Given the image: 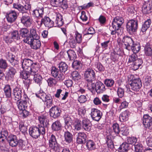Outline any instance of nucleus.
<instances>
[{
  "label": "nucleus",
  "instance_id": "obj_1",
  "mask_svg": "<svg viewBox=\"0 0 152 152\" xmlns=\"http://www.w3.org/2000/svg\"><path fill=\"white\" fill-rule=\"evenodd\" d=\"M124 22V20L122 17L116 16L113 18L112 23V27L113 29H110L111 31V34L112 35H115L116 34H119V33L118 31Z\"/></svg>",
  "mask_w": 152,
  "mask_h": 152
},
{
  "label": "nucleus",
  "instance_id": "obj_2",
  "mask_svg": "<svg viewBox=\"0 0 152 152\" xmlns=\"http://www.w3.org/2000/svg\"><path fill=\"white\" fill-rule=\"evenodd\" d=\"M27 97L26 95L24 94L23 96L21 94L20 98V117L23 118H26L29 115V112L25 110Z\"/></svg>",
  "mask_w": 152,
  "mask_h": 152
},
{
  "label": "nucleus",
  "instance_id": "obj_3",
  "mask_svg": "<svg viewBox=\"0 0 152 152\" xmlns=\"http://www.w3.org/2000/svg\"><path fill=\"white\" fill-rule=\"evenodd\" d=\"M29 132L30 135L32 137L37 139L40 136L41 134L43 135L45 134V129L42 127H37L35 126L30 127Z\"/></svg>",
  "mask_w": 152,
  "mask_h": 152
},
{
  "label": "nucleus",
  "instance_id": "obj_4",
  "mask_svg": "<svg viewBox=\"0 0 152 152\" xmlns=\"http://www.w3.org/2000/svg\"><path fill=\"white\" fill-rule=\"evenodd\" d=\"M138 27V23L136 19L129 20L126 25L127 30L130 34L137 31Z\"/></svg>",
  "mask_w": 152,
  "mask_h": 152
},
{
  "label": "nucleus",
  "instance_id": "obj_5",
  "mask_svg": "<svg viewBox=\"0 0 152 152\" xmlns=\"http://www.w3.org/2000/svg\"><path fill=\"white\" fill-rule=\"evenodd\" d=\"M49 148L51 152H59L60 150L59 145L57 142L56 137L52 134L49 140Z\"/></svg>",
  "mask_w": 152,
  "mask_h": 152
},
{
  "label": "nucleus",
  "instance_id": "obj_6",
  "mask_svg": "<svg viewBox=\"0 0 152 152\" xmlns=\"http://www.w3.org/2000/svg\"><path fill=\"white\" fill-rule=\"evenodd\" d=\"M129 91L131 90L135 91H139L142 86L141 80L139 78H132L129 83Z\"/></svg>",
  "mask_w": 152,
  "mask_h": 152
},
{
  "label": "nucleus",
  "instance_id": "obj_7",
  "mask_svg": "<svg viewBox=\"0 0 152 152\" xmlns=\"http://www.w3.org/2000/svg\"><path fill=\"white\" fill-rule=\"evenodd\" d=\"M21 23L25 26L30 27L32 23V20L28 12L21 13L20 15Z\"/></svg>",
  "mask_w": 152,
  "mask_h": 152
},
{
  "label": "nucleus",
  "instance_id": "obj_8",
  "mask_svg": "<svg viewBox=\"0 0 152 152\" xmlns=\"http://www.w3.org/2000/svg\"><path fill=\"white\" fill-rule=\"evenodd\" d=\"M61 112V109L60 107L55 106L50 109L49 115L51 117L56 119L60 116Z\"/></svg>",
  "mask_w": 152,
  "mask_h": 152
},
{
  "label": "nucleus",
  "instance_id": "obj_9",
  "mask_svg": "<svg viewBox=\"0 0 152 152\" xmlns=\"http://www.w3.org/2000/svg\"><path fill=\"white\" fill-rule=\"evenodd\" d=\"M84 77L88 82H92L93 80H94L96 78L94 71L91 69H88L85 72Z\"/></svg>",
  "mask_w": 152,
  "mask_h": 152
},
{
  "label": "nucleus",
  "instance_id": "obj_10",
  "mask_svg": "<svg viewBox=\"0 0 152 152\" xmlns=\"http://www.w3.org/2000/svg\"><path fill=\"white\" fill-rule=\"evenodd\" d=\"M76 134L77 143L82 145L85 144L87 138L86 134L83 132H80Z\"/></svg>",
  "mask_w": 152,
  "mask_h": 152
},
{
  "label": "nucleus",
  "instance_id": "obj_11",
  "mask_svg": "<svg viewBox=\"0 0 152 152\" xmlns=\"http://www.w3.org/2000/svg\"><path fill=\"white\" fill-rule=\"evenodd\" d=\"M91 116L93 120L98 121L102 115V112L96 108H92L91 110Z\"/></svg>",
  "mask_w": 152,
  "mask_h": 152
},
{
  "label": "nucleus",
  "instance_id": "obj_12",
  "mask_svg": "<svg viewBox=\"0 0 152 152\" xmlns=\"http://www.w3.org/2000/svg\"><path fill=\"white\" fill-rule=\"evenodd\" d=\"M39 39H31L29 41L28 40L24 42L30 45L32 48L37 50L40 48L41 45V42L40 40H39Z\"/></svg>",
  "mask_w": 152,
  "mask_h": 152
},
{
  "label": "nucleus",
  "instance_id": "obj_13",
  "mask_svg": "<svg viewBox=\"0 0 152 152\" xmlns=\"http://www.w3.org/2000/svg\"><path fill=\"white\" fill-rule=\"evenodd\" d=\"M122 41L124 44L125 49L129 51H130L131 46L134 42L131 37L127 36L124 37Z\"/></svg>",
  "mask_w": 152,
  "mask_h": 152
},
{
  "label": "nucleus",
  "instance_id": "obj_14",
  "mask_svg": "<svg viewBox=\"0 0 152 152\" xmlns=\"http://www.w3.org/2000/svg\"><path fill=\"white\" fill-rule=\"evenodd\" d=\"M143 123L145 127L150 129L152 126V117L148 114L144 115Z\"/></svg>",
  "mask_w": 152,
  "mask_h": 152
},
{
  "label": "nucleus",
  "instance_id": "obj_15",
  "mask_svg": "<svg viewBox=\"0 0 152 152\" xmlns=\"http://www.w3.org/2000/svg\"><path fill=\"white\" fill-rule=\"evenodd\" d=\"M43 24L46 27L50 28L54 25V22L48 17L45 16L41 19L40 25Z\"/></svg>",
  "mask_w": 152,
  "mask_h": 152
},
{
  "label": "nucleus",
  "instance_id": "obj_16",
  "mask_svg": "<svg viewBox=\"0 0 152 152\" xmlns=\"http://www.w3.org/2000/svg\"><path fill=\"white\" fill-rule=\"evenodd\" d=\"M7 140L10 145L12 147L16 146L18 143L16 136L12 134H10L8 137Z\"/></svg>",
  "mask_w": 152,
  "mask_h": 152
},
{
  "label": "nucleus",
  "instance_id": "obj_17",
  "mask_svg": "<svg viewBox=\"0 0 152 152\" xmlns=\"http://www.w3.org/2000/svg\"><path fill=\"white\" fill-rule=\"evenodd\" d=\"M7 21L12 23L17 18L16 12L15 10H11L6 16Z\"/></svg>",
  "mask_w": 152,
  "mask_h": 152
},
{
  "label": "nucleus",
  "instance_id": "obj_18",
  "mask_svg": "<svg viewBox=\"0 0 152 152\" xmlns=\"http://www.w3.org/2000/svg\"><path fill=\"white\" fill-rule=\"evenodd\" d=\"M44 12V8H39L37 7L36 9L33 11L32 15L34 17L38 18H42Z\"/></svg>",
  "mask_w": 152,
  "mask_h": 152
},
{
  "label": "nucleus",
  "instance_id": "obj_19",
  "mask_svg": "<svg viewBox=\"0 0 152 152\" xmlns=\"http://www.w3.org/2000/svg\"><path fill=\"white\" fill-rule=\"evenodd\" d=\"M39 37L37 34L36 31L35 29H31L30 30V33L29 36H28L26 39H23L22 41L23 42L29 41L31 39H39Z\"/></svg>",
  "mask_w": 152,
  "mask_h": 152
},
{
  "label": "nucleus",
  "instance_id": "obj_20",
  "mask_svg": "<svg viewBox=\"0 0 152 152\" xmlns=\"http://www.w3.org/2000/svg\"><path fill=\"white\" fill-rule=\"evenodd\" d=\"M39 120L41 124V125H39V126L42 127L45 129V128L47 127L48 125H49V121L47 119L46 116L41 115L39 117Z\"/></svg>",
  "mask_w": 152,
  "mask_h": 152
},
{
  "label": "nucleus",
  "instance_id": "obj_21",
  "mask_svg": "<svg viewBox=\"0 0 152 152\" xmlns=\"http://www.w3.org/2000/svg\"><path fill=\"white\" fill-rule=\"evenodd\" d=\"M96 91L98 94H100L106 90L105 85L101 81L96 82Z\"/></svg>",
  "mask_w": 152,
  "mask_h": 152
},
{
  "label": "nucleus",
  "instance_id": "obj_22",
  "mask_svg": "<svg viewBox=\"0 0 152 152\" xmlns=\"http://www.w3.org/2000/svg\"><path fill=\"white\" fill-rule=\"evenodd\" d=\"M22 65V69H27L30 67L33 66V61L31 60L28 59H25L21 61Z\"/></svg>",
  "mask_w": 152,
  "mask_h": 152
},
{
  "label": "nucleus",
  "instance_id": "obj_23",
  "mask_svg": "<svg viewBox=\"0 0 152 152\" xmlns=\"http://www.w3.org/2000/svg\"><path fill=\"white\" fill-rule=\"evenodd\" d=\"M81 124L83 128L85 130L88 132L90 131L91 124L88 119L84 118L82 121Z\"/></svg>",
  "mask_w": 152,
  "mask_h": 152
},
{
  "label": "nucleus",
  "instance_id": "obj_24",
  "mask_svg": "<svg viewBox=\"0 0 152 152\" xmlns=\"http://www.w3.org/2000/svg\"><path fill=\"white\" fill-rule=\"evenodd\" d=\"M143 13L148 14L152 12V3H147L143 4L142 7Z\"/></svg>",
  "mask_w": 152,
  "mask_h": 152
},
{
  "label": "nucleus",
  "instance_id": "obj_25",
  "mask_svg": "<svg viewBox=\"0 0 152 152\" xmlns=\"http://www.w3.org/2000/svg\"><path fill=\"white\" fill-rule=\"evenodd\" d=\"M16 72L13 67H10L7 72L5 78L7 80L11 79L14 77Z\"/></svg>",
  "mask_w": 152,
  "mask_h": 152
},
{
  "label": "nucleus",
  "instance_id": "obj_26",
  "mask_svg": "<svg viewBox=\"0 0 152 152\" xmlns=\"http://www.w3.org/2000/svg\"><path fill=\"white\" fill-rule=\"evenodd\" d=\"M131 148V146L126 142L123 143L118 148L120 152H127Z\"/></svg>",
  "mask_w": 152,
  "mask_h": 152
},
{
  "label": "nucleus",
  "instance_id": "obj_27",
  "mask_svg": "<svg viewBox=\"0 0 152 152\" xmlns=\"http://www.w3.org/2000/svg\"><path fill=\"white\" fill-rule=\"evenodd\" d=\"M130 114V112L128 110H126L121 113L119 117L121 121L123 122L127 121Z\"/></svg>",
  "mask_w": 152,
  "mask_h": 152
},
{
  "label": "nucleus",
  "instance_id": "obj_28",
  "mask_svg": "<svg viewBox=\"0 0 152 152\" xmlns=\"http://www.w3.org/2000/svg\"><path fill=\"white\" fill-rule=\"evenodd\" d=\"M53 98L51 95L48 94L46 95L43 102H46V107L49 108L52 106Z\"/></svg>",
  "mask_w": 152,
  "mask_h": 152
},
{
  "label": "nucleus",
  "instance_id": "obj_29",
  "mask_svg": "<svg viewBox=\"0 0 152 152\" xmlns=\"http://www.w3.org/2000/svg\"><path fill=\"white\" fill-rule=\"evenodd\" d=\"M143 63V60L142 59H137L132 64L133 69L135 70L138 69L139 68H141L142 66V65Z\"/></svg>",
  "mask_w": 152,
  "mask_h": 152
},
{
  "label": "nucleus",
  "instance_id": "obj_30",
  "mask_svg": "<svg viewBox=\"0 0 152 152\" xmlns=\"http://www.w3.org/2000/svg\"><path fill=\"white\" fill-rule=\"evenodd\" d=\"M141 46L140 44L138 42H134L131 46L130 51L132 50L134 53H137L140 50Z\"/></svg>",
  "mask_w": 152,
  "mask_h": 152
},
{
  "label": "nucleus",
  "instance_id": "obj_31",
  "mask_svg": "<svg viewBox=\"0 0 152 152\" xmlns=\"http://www.w3.org/2000/svg\"><path fill=\"white\" fill-rule=\"evenodd\" d=\"M51 127L52 130L55 131H58L62 129L61 124L58 120L53 122L52 124Z\"/></svg>",
  "mask_w": 152,
  "mask_h": 152
},
{
  "label": "nucleus",
  "instance_id": "obj_32",
  "mask_svg": "<svg viewBox=\"0 0 152 152\" xmlns=\"http://www.w3.org/2000/svg\"><path fill=\"white\" fill-rule=\"evenodd\" d=\"M72 66L75 69L81 71L82 69L83 65L80 61L75 60L72 63Z\"/></svg>",
  "mask_w": 152,
  "mask_h": 152
},
{
  "label": "nucleus",
  "instance_id": "obj_33",
  "mask_svg": "<svg viewBox=\"0 0 152 152\" xmlns=\"http://www.w3.org/2000/svg\"><path fill=\"white\" fill-rule=\"evenodd\" d=\"M151 23V20L150 19H148L145 21L142 24L141 31L143 33L145 32L150 28Z\"/></svg>",
  "mask_w": 152,
  "mask_h": 152
},
{
  "label": "nucleus",
  "instance_id": "obj_34",
  "mask_svg": "<svg viewBox=\"0 0 152 152\" xmlns=\"http://www.w3.org/2000/svg\"><path fill=\"white\" fill-rule=\"evenodd\" d=\"M56 23L58 26H61L64 24V21L62 16L59 13L56 14Z\"/></svg>",
  "mask_w": 152,
  "mask_h": 152
},
{
  "label": "nucleus",
  "instance_id": "obj_35",
  "mask_svg": "<svg viewBox=\"0 0 152 152\" xmlns=\"http://www.w3.org/2000/svg\"><path fill=\"white\" fill-rule=\"evenodd\" d=\"M64 120L65 128L67 129L71 127V125L72 124V122L71 117L69 115L66 116L64 118Z\"/></svg>",
  "mask_w": 152,
  "mask_h": 152
},
{
  "label": "nucleus",
  "instance_id": "obj_36",
  "mask_svg": "<svg viewBox=\"0 0 152 152\" xmlns=\"http://www.w3.org/2000/svg\"><path fill=\"white\" fill-rule=\"evenodd\" d=\"M33 76H34V81L36 83L40 86L42 83V81L43 79L42 76L38 73H37L36 74Z\"/></svg>",
  "mask_w": 152,
  "mask_h": 152
},
{
  "label": "nucleus",
  "instance_id": "obj_37",
  "mask_svg": "<svg viewBox=\"0 0 152 152\" xmlns=\"http://www.w3.org/2000/svg\"><path fill=\"white\" fill-rule=\"evenodd\" d=\"M86 143V146L88 150L92 151L95 149V144L93 140H88Z\"/></svg>",
  "mask_w": 152,
  "mask_h": 152
},
{
  "label": "nucleus",
  "instance_id": "obj_38",
  "mask_svg": "<svg viewBox=\"0 0 152 152\" xmlns=\"http://www.w3.org/2000/svg\"><path fill=\"white\" fill-rule=\"evenodd\" d=\"M4 91L5 95L7 98H10L11 96V89L10 85H6L4 88Z\"/></svg>",
  "mask_w": 152,
  "mask_h": 152
},
{
  "label": "nucleus",
  "instance_id": "obj_39",
  "mask_svg": "<svg viewBox=\"0 0 152 152\" xmlns=\"http://www.w3.org/2000/svg\"><path fill=\"white\" fill-rule=\"evenodd\" d=\"M64 136L65 141L68 143H70L73 141V137L72 134L67 131L65 132Z\"/></svg>",
  "mask_w": 152,
  "mask_h": 152
},
{
  "label": "nucleus",
  "instance_id": "obj_40",
  "mask_svg": "<svg viewBox=\"0 0 152 152\" xmlns=\"http://www.w3.org/2000/svg\"><path fill=\"white\" fill-rule=\"evenodd\" d=\"M68 67V65L65 62H61L58 64V70L63 72H65L67 70Z\"/></svg>",
  "mask_w": 152,
  "mask_h": 152
},
{
  "label": "nucleus",
  "instance_id": "obj_41",
  "mask_svg": "<svg viewBox=\"0 0 152 152\" xmlns=\"http://www.w3.org/2000/svg\"><path fill=\"white\" fill-rule=\"evenodd\" d=\"M145 53L146 55L151 56L152 55V49L149 43H147L144 48Z\"/></svg>",
  "mask_w": 152,
  "mask_h": 152
},
{
  "label": "nucleus",
  "instance_id": "obj_42",
  "mask_svg": "<svg viewBox=\"0 0 152 152\" xmlns=\"http://www.w3.org/2000/svg\"><path fill=\"white\" fill-rule=\"evenodd\" d=\"M135 152H142L144 150V147L141 142H137L135 144Z\"/></svg>",
  "mask_w": 152,
  "mask_h": 152
},
{
  "label": "nucleus",
  "instance_id": "obj_43",
  "mask_svg": "<svg viewBox=\"0 0 152 152\" xmlns=\"http://www.w3.org/2000/svg\"><path fill=\"white\" fill-rule=\"evenodd\" d=\"M66 53H67L70 60H72L77 58V55L75 52L73 50L69 49Z\"/></svg>",
  "mask_w": 152,
  "mask_h": 152
},
{
  "label": "nucleus",
  "instance_id": "obj_44",
  "mask_svg": "<svg viewBox=\"0 0 152 152\" xmlns=\"http://www.w3.org/2000/svg\"><path fill=\"white\" fill-rule=\"evenodd\" d=\"M71 75L72 79L76 81H79L81 79V76L77 71H75L72 72Z\"/></svg>",
  "mask_w": 152,
  "mask_h": 152
},
{
  "label": "nucleus",
  "instance_id": "obj_45",
  "mask_svg": "<svg viewBox=\"0 0 152 152\" xmlns=\"http://www.w3.org/2000/svg\"><path fill=\"white\" fill-rule=\"evenodd\" d=\"M26 70L25 69H22V67L20 68V77L22 79L26 80L28 77L29 72Z\"/></svg>",
  "mask_w": 152,
  "mask_h": 152
},
{
  "label": "nucleus",
  "instance_id": "obj_46",
  "mask_svg": "<svg viewBox=\"0 0 152 152\" xmlns=\"http://www.w3.org/2000/svg\"><path fill=\"white\" fill-rule=\"evenodd\" d=\"M112 127V131L114 132L116 136L118 135L120 130L119 125L117 123H115L113 124Z\"/></svg>",
  "mask_w": 152,
  "mask_h": 152
},
{
  "label": "nucleus",
  "instance_id": "obj_47",
  "mask_svg": "<svg viewBox=\"0 0 152 152\" xmlns=\"http://www.w3.org/2000/svg\"><path fill=\"white\" fill-rule=\"evenodd\" d=\"M120 56V54L117 53L115 51H114L112 53L110 58L115 63L119 61V58Z\"/></svg>",
  "mask_w": 152,
  "mask_h": 152
},
{
  "label": "nucleus",
  "instance_id": "obj_48",
  "mask_svg": "<svg viewBox=\"0 0 152 152\" xmlns=\"http://www.w3.org/2000/svg\"><path fill=\"white\" fill-rule=\"evenodd\" d=\"M137 139L136 137H128L126 142L130 145H134L137 142Z\"/></svg>",
  "mask_w": 152,
  "mask_h": 152
},
{
  "label": "nucleus",
  "instance_id": "obj_49",
  "mask_svg": "<svg viewBox=\"0 0 152 152\" xmlns=\"http://www.w3.org/2000/svg\"><path fill=\"white\" fill-rule=\"evenodd\" d=\"M29 31L26 28H22L20 31V35L22 37L26 38L28 37V34Z\"/></svg>",
  "mask_w": 152,
  "mask_h": 152
},
{
  "label": "nucleus",
  "instance_id": "obj_50",
  "mask_svg": "<svg viewBox=\"0 0 152 152\" xmlns=\"http://www.w3.org/2000/svg\"><path fill=\"white\" fill-rule=\"evenodd\" d=\"M106 143L108 148L111 149L114 148V145L113 141L111 139L110 136H107L106 139Z\"/></svg>",
  "mask_w": 152,
  "mask_h": 152
},
{
  "label": "nucleus",
  "instance_id": "obj_51",
  "mask_svg": "<svg viewBox=\"0 0 152 152\" xmlns=\"http://www.w3.org/2000/svg\"><path fill=\"white\" fill-rule=\"evenodd\" d=\"M118 134V136L121 137L124 136H126L129 134L128 129L126 127H121L120 128V130Z\"/></svg>",
  "mask_w": 152,
  "mask_h": 152
},
{
  "label": "nucleus",
  "instance_id": "obj_52",
  "mask_svg": "<svg viewBox=\"0 0 152 152\" xmlns=\"http://www.w3.org/2000/svg\"><path fill=\"white\" fill-rule=\"evenodd\" d=\"M104 83L107 87H110L114 85V81L111 78L106 79L104 80Z\"/></svg>",
  "mask_w": 152,
  "mask_h": 152
},
{
  "label": "nucleus",
  "instance_id": "obj_53",
  "mask_svg": "<svg viewBox=\"0 0 152 152\" xmlns=\"http://www.w3.org/2000/svg\"><path fill=\"white\" fill-rule=\"evenodd\" d=\"M58 7H60L63 10H66L68 7V4L67 0H62L60 1Z\"/></svg>",
  "mask_w": 152,
  "mask_h": 152
},
{
  "label": "nucleus",
  "instance_id": "obj_54",
  "mask_svg": "<svg viewBox=\"0 0 152 152\" xmlns=\"http://www.w3.org/2000/svg\"><path fill=\"white\" fill-rule=\"evenodd\" d=\"M59 72L60 71L56 68L55 67H52L51 70V74L52 76L54 77H57L59 75Z\"/></svg>",
  "mask_w": 152,
  "mask_h": 152
},
{
  "label": "nucleus",
  "instance_id": "obj_55",
  "mask_svg": "<svg viewBox=\"0 0 152 152\" xmlns=\"http://www.w3.org/2000/svg\"><path fill=\"white\" fill-rule=\"evenodd\" d=\"M59 72L60 71L56 68L55 67H52L51 70V74L52 76L54 77H57L59 75Z\"/></svg>",
  "mask_w": 152,
  "mask_h": 152
},
{
  "label": "nucleus",
  "instance_id": "obj_56",
  "mask_svg": "<svg viewBox=\"0 0 152 152\" xmlns=\"http://www.w3.org/2000/svg\"><path fill=\"white\" fill-rule=\"evenodd\" d=\"M75 40L77 43H80L82 40V35L76 31L75 33Z\"/></svg>",
  "mask_w": 152,
  "mask_h": 152
},
{
  "label": "nucleus",
  "instance_id": "obj_57",
  "mask_svg": "<svg viewBox=\"0 0 152 152\" xmlns=\"http://www.w3.org/2000/svg\"><path fill=\"white\" fill-rule=\"evenodd\" d=\"M6 57L7 59L10 63L15 59V56L10 52H8L7 53Z\"/></svg>",
  "mask_w": 152,
  "mask_h": 152
},
{
  "label": "nucleus",
  "instance_id": "obj_58",
  "mask_svg": "<svg viewBox=\"0 0 152 152\" xmlns=\"http://www.w3.org/2000/svg\"><path fill=\"white\" fill-rule=\"evenodd\" d=\"M81 121L77 119L75 121L74 127L75 129L77 131L80 130L81 129Z\"/></svg>",
  "mask_w": 152,
  "mask_h": 152
},
{
  "label": "nucleus",
  "instance_id": "obj_59",
  "mask_svg": "<svg viewBox=\"0 0 152 152\" xmlns=\"http://www.w3.org/2000/svg\"><path fill=\"white\" fill-rule=\"evenodd\" d=\"M111 45V42L110 40L102 42L101 44V47L103 49L107 50L108 47Z\"/></svg>",
  "mask_w": 152,
  "mask_h": 152
},
{
  "label": "nucleus",
  "instance_id": "obj_60",
  "mask_svg": "<svg viewBox=\"0 0 152 152\" xmlns=\"http://www.w3.org/2000/svg\"><path fill=\"white\" fill-rule=\"evenodd\" d=\"M48 85L50 86H52L53 85H55L57 84V81L55 78L50 77L47 80Z\"/></svg>",
  "mask_w": 152,
  "mask_h": 152
},
{
  "label": "nucleus",
  "instance_id": "obj_61",
  "mask_svg": "<svg viewBox=\"0 0 152 152\" xmlns=\"http://www.w3.org/2000/svg\"><path fill=\"white\" fill-rule=\"evenodd\" d=\"M95 33V31L94 29L92 27H90L88 29L87 33L85 34V35H89V39H90L92 37L93 35Z\"/></svg>",
  "mask_w": 152,
  "mask_h": 152
},
{
  "label": "nucleus",
  "instance_id": "obj_62",
  "mask_svg": "<svg viewBox=\"0 0 152 152\" xmlns=\"http://www.w3.org/2000/svg\"><path fill=\"white\" fill-rule=\"evenodd\" d=\"M19 88L16 87L13 90V95L15 97V100L18 101H19Z\"/></svg>",
  "mask_w": 152,
  "mask_h": 152
},
{
  "label": "nucleus",
  "instance_id": "obj_63",
  "mask_svg": "<svg viewBox=\"0 0 152 152\" xmlns=\"http://www.w3.org/2000/svg\"><path fill=\"white\" fill-rule=\"evenodd\" d=\"M118 96L119 98H122L124 95V90L121 87H118L117 91Z\"/></svg>",
  "mask_w": 152,
  "mask_h": 152
},
{
  "label": "nucleus",
  "instance_id": "obj_64",
  "mask_svg": "<svg viewBox=\"0 0 152 152\" xmlns=\"http://www.w3.org/2000/svg\"><path fill=\"white\" fill-rule=\"evenodd\" d=\"M137 56L136 53L132 54V55L129 56V63L132 62L133 63L137 59Z\"/></svg>",
  "mask_w": 152,
  "mask_h": 152
}]
</instances>
